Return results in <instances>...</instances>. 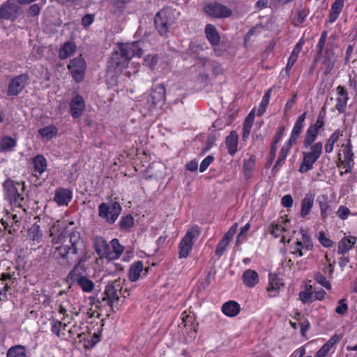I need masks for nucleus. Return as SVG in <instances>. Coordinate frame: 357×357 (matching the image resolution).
<instances>
[{
  "mask_svg": "<svg viewBox=\"0 0 357 357\" xmlns=\"http://www.w3.org/2000/svg\"><path fill=\"white\" fill-rule=\"evenodd\" d=\"M238 135L236 131H231L226 137L225 144L230 155H234L237 151Z\"/></svg>",
  "mask_w": 357,
  "mask_h": 357,
  "instance_id": "obj_27",
  "label": "nucleus"
},
{
  "mask_svg": "<svg viewBox=\"0 0 357 357\" xmlns=\"http://www.w3.org/2000/svg\"><path fill=\"white\" fill-rule=\"evenodd\" d=\"M134 225V219L130 214L121 218L119 221V227L121 231H128Z\"/></svg>",
  "mask_w": 357,
  "mask_h": 357,
  "instance_id": "obj_40",
  "label": "nucleus"
},
{
  "mask_svg": "<svg viewBox=\"0 0 357 357\" xmlns=\"http://www.w3.org/2000/svg\"><path fill=\"white\" fill-rule=\"evenodd\" d=\"M344 160L341 163L344 166L345 173H351L354 167V153L352 151V145L351 141L349 140L343 149Z\"/></svg>",
  "mask_w": 357,
  "mask_h": 357,
  "instance_id": "obj_17",
  "label": "nucleus"
},
{
  "mask_svg": "<svg viewBox=\"0 0 357 357\" xmlns=\"http://www.w3.org/2000/svg\"><path fill=\"white\" fill-rule=\"evenodd\" d=\"M29 79V76L26 73L14 77L8 84L7 95L8 96H17L25 88Z\"/></svg>",
  "mask_w": 357,
  "mask_h": 357,
  "instance_id": "obj_12",
  "label": "nucleus"
},
{
  "mask_svg": "<svg viewBox=\"0 0 357 357\" xmlns=\"http://www.w3.org/2000/svg\"><path fill=\"white\" fill-rule=\"evenodd\" d=\"M200 231L198 226L190 228L178 244L179 258H186L192 249L194 241L199 236Z\"/></svg>",
  "mask_w": 357,
  "mask_h": 357,
  "instance_id": "obj_5",
  "label": "nucleus"
},
{
  "mask_svg": "<svg viewBox=\"0 0 357 357\" xmlns=\"http://www.w3.org/2000/svg\"><path fill=\"white\" fill-rule=\"evenodd\" d=\"M324 126V115L320 113L316 120L314 124L310 126L311 128H315V130L319 132V130L323 128Z\"/></svg>",
  "mask_w": 357,
  "mask_h": 357,
  "instance_id": "obj_56",
  "label": "nucleus"
},
{
  "mask_svg": "<svg viewBox=\"0 0 357 357\" xmlns=\"http://www.w3.org/2000/svg\"><path fill=\"white\" fill-rule=\"evenodd\" d=\"M73 198V193L72 191L63 188H59L55 190V194L54 197V201L59 205V206H63V205H68V203L71 201Z\"/></svg>",
  "mask_w": 357,
  "mask_h": 357,
  "instance_id": "obj_19",
  "label": "nucleus"
},
{
  "mask_svg": "<svg viewBox=\"0 0 357 357\" xmlns=\"http://www.w3.org/2000/svg\"><path fill=\"white\" fill-rule=\"evenodd\" d=\"M319 204L321 218L325 220L328 215V211L330 210V205L328 202V197L326 195L319 196L317 199Z\"/></svg>",
  "mask_w": 357,
  "mask_h": 357,
  "instance_id": "obj_32",
  "label": "nucleus"
},
{
  "mask_svg": "<svg viewBox=\"0 0 357 357\" xmlns=\"http://www.w3.org/2000/svg\"><path fill=\"white\" fill-rule=\"evenodd\" d=\"M270 282L266 287V290L268 292H274L273 294H271V296H276L278 294V291L279 290L280 286H282L283 284L281 282H279L278 281V279L276 278V276H274L273 278L270 277Z\"/></svg>",
  "mask_w": 357,
  "mask_h": 357,
  "instance_id": "obj_42",
  "label": "nucleus"
},
{
  "mask_svg": "<svg viewBox=\"0 0 357 357\" xmlns=\"http://www.w3.org/2000/svg\"><path fill=\"white\" fill-rule=\"evenodd\" d=\"M94 248L100 258L111 260V248L107 241L102 237H96L94 240Z\"/></svg>",
  "mask_w": 357,
  "mask_h": 357,
  "instance_id": "obj_16",
  "label": "nucleus"
},
{
  "mask_svg": "<svg viewBox=\"0 0 357 357\" xmlns=\"http://www.w3.org/2000/svg\"><path fill=\"white\" fill-rule=\"evenodd\" d=\"M22 7L17 1L7 0L0 5V20L15 22L22 14Z\"/></svg>",
  "mask_w": 357,
  "mask_h": 357,
  "instance_id": "obj_8",
  "label": "nucleus"
},
{
  "mask_svg": "<svg viewBox=\"0 0 357 357\" xmlns=\"http://www.w3.org/2000/svg\"><path fill=\"white\" fill-rule=\"evenodd\" d=\"M175 10L167 7L159 10L154 17V25L160 36L167 38L170 27L174 24Z\"/></svg>",
  "mask_w": 357,
  "mask_h": 357,
  "instance_id": "obj_4",
  "label": "nucleus"
},
{
  "mask_svg": "<svg viewBox=\"0 0 357 357\" xmlns=\"http://www.w3.org/2000/svg\"><path fill=\"white\" fill-rule=\"evenodd\" d=\"M121 206L118 202L110 204L102 202L98 206V215L108 224H114L121 212Z\"/></svg>",
  "mask_w": 357,
  "mask_h": 357,
  "instance_id": "obj_6",
  "label": "nucleus"
},
{
  "mask_svg": "<svg viewBox=\"0 0 357 357\" xmlns=\"http://www.w3.org/2000/svg\"><path fill=\"white\" fill-rule=\"evenodd\" d=\"M208 65L215 75L222 73V68L220 64L215 61H211L208 59L206 66Z\"/></svg>",
  "mask_w": 357,
  "mask_h": 357,
  "instance_id": "obj_53",
  "label": "nucleus"
},
{
  "mask_svg": "<svg viewBox=\"0 0 357 357\" xmlns=\"http://www.w3.org/2000/svg\"><path fill=\"white\" fill-rule=\"evenodd\" d=\"M77 46L73 41L66 42L60 48L59 57L61 59H65L72 56L76 51Z\"/></svg>",
  "mask_w": 357,
  "mask_h": 357,
  "instance_id": "obj_26",
  "label": "nucleus"
},
{
  "mask_svg": "<svg viewBox=\"0 0 357 357\" xmlns=\"http://www.w3.org/2000/svg\"><path fill=\"white\" fill-rule=\"evenodd\" d=\"M42 6L38 3L31 5L27 9V14L31 17L38 16L41 10Z\"/></svg>",
  "mask_w": 357,
  "mask_h": 357,
  "instance_id": "obj_54",
  "label": "nucleus"
},
{
  "mask_svg": "<svg viewBox=\"0 0 357 357\" xmlns=\"http://www.w3.org/2000/svg\"><path fill=\"white\" fill-rule=\"evenodd\" d=\"M58 129L54 125L45 126L44 128H40L38 130L39 135L42 137L45 138L47 140L52 139L55 135H56Z\"/></svg>",
  "mask_w": 357,
  "mask_h": 357,
  "instance_id": "obj_35",
  "label": "nucleus"
},
{
  "mask_svg": "<svg viewBox=\"0 0 357 357\" xmlns=\"http://www.w3.org/2000/svg\"><path fill=\"white\" fill-rule=\"evenodd\" d=\"M343 135V131L337 129L329 137L325 144V151L330 153L333 151L334 144L337 142L339 138Z\"/></svg>",
  "mask_w": 357,
  "mask_h": 357,
  "instance_id": "obj_31",
  "label": "nucleus"
},
{
  "mask_svg": "<svg viewBox=\"0 0 357 357\" xmlns=\"http://www.w3.org/2000/svg\"><path fill=\"white\" fill-rule=\"evenodd\" d=\"M282 205L285 208H289L293 205V199L290 195H284L281 199Z\"/></svg>",
  "mask_w": 357,
  "mask_h": 357,
  "instance_id": "obj_62",
  "label": "nucleus"
},
{
  "mask_svg": "<svg viewBox=\"0 0 357 357\" xmlns=\"http://www.w3.org/2000/svg\"><path fill=\"white\" fill-rule=\"evenodd\" d=\"M68 69L73 79L77 83L81 82L84 78L86 69V61L82 55L71 59L68 65Z\"/></svg>",
  "mask_w": 357,
  "mask_h": 357,
  "instance_id": "obj_10",
  "label": "nucleus"
},
{
  "mask_svg": "<svg viewBox=\"0 0 357 357\" xmlns=\"http://www.w3.org/2000/svg\"><path fill=\"white\" fill-rule=\"evenodd\" d=\"M318 239L319 243L326 248H331L333 245V242L332 240H331L329 238L326 237L325 236V234L324 231H319Z\"/></svg>",
  "mask_w": 357,
  "mask_h": 357,
  "instance_id": "obj_52",
  "label": "nucleus"
},
{
  "mask_svg": "<svg viewBox=\"0 0 357 357\" xmlns=\"http://www.w3.org/2000/svg\"><path fill=\"white\" fill-rule=\"evenodd\" d=\"M229 243L230 242L222 238L217 245L215 251V255L218 257H221L224 254Z\"/></svg>",
  "mask_w": 357,
  "mask_h": 357,
  "instance_id": "obj_50",
  "label": "nucleus"
},
{
  "mask_svg": "<svg viewBox=\"0 0 357 357\" xmlns=\"http://www.w3.org/2000/svg\"><path fill=\"white\" fill-rule=\"evenodd\" d=\"M314 279L326 289H331V284L330 282L326 280V277L322 273L319 272L316 273L314 274Z\"/></svg>",
  "mask_w": 357,
  "mask_h": 357,
  "instance_id": "obj_47",
  "label": "nucleus"
},
{
  "mask_svg": "<svg viewBox=\"0 0 357 357\" xmlns=\"http://www.w3.org/2000/svg\"><path fill=\"white\" fill-rule=\"evenodd\" d=\"M123 282L120 278L110 282L105 287L104 294L105 296L102 298V301H105L106 303L109 305L112 308L113 303L119 301V295L126 298L124 293H122V284Z\"/></svg>",
  "mask_w": 357,
  "mask_h": 357,
  "instance_id": "obj_7",
  "label": "nucleus"
},
{
  "mask_svg": "<svg viewBox=\"0 0 357 357\" xmlns=\"http://www.w3.org/2000/svg\"><path fill=\"white\" fill-rule=\"evenodd\" d=\"M321 56L323 57V63L326 66V70L330 72L334 67L336 61L332 43H328L326 45V47Z\"/></svg>",
  "mask_w": 357,
  "mask_h": 357,
  "instance_id": "obj_18",
  "label": "nucleus"
},
{
  "mask_svg": "<svg viewBox=\"0 0 357 357\" xmlns=\"http://www.w3.org/2000/svg\"><path fill=\"white\" fill-rule=\"evenodd\" d=\"M240 305L234 301H229L225 303L222 306V311L224 314L229 317H234L240 312Z\"/></svg>",
  "mask_w": 357,
  "mask_h": 357,
  "instance_id": "obj_21",
  "label": "nucleus"
},
{
  "mask_svg": "<svg viewBox=\"0 0 357 357\" xmlns=\"http://www.w3.org/2000/svg\"><path fill=\"white\" fill-rule=\"evenodd\" d=\"M29 238L34 243H39L43 239V232L40 227L37 223H34L27 231Z\"/></svg>",
  "mask_w": 357,
  "mask_h": 357,
  "instance_id": "obj_30",
  "label": "nucleus"
},
{
  "mask_svg": "<svg viewBox=\"0 0 357 357\" xmlns=\"http://www.w3.org/2000/svg\"><path fill=\"white\" fill-rule=\"evenodd\" d=\"M337 98H336V105L335 109L338 112L339 114H343L345 112L347 102L349 99V93L344 86L339 85L337 89Z\"/></svg>",
  "mask_w": 357,
  "mask_h": 357,
  "instance_id": "obj_14",
  "label": "nucleus"
},
{
  "mask_svg": "<svg viewBox=\"0 0 357 357\" xmlns=\"http://www.w3.org/2000/svg\"><path fill=\"white\" fill-rule=\"evenodd\" d=\"M51 324V331L54 333L57 337H60L62 335H64L63 333H61V328L63 326V323L61 321L56 320L55 319H52L50 320Z\"/></svg>",
  "mask_w": 357,
  "mask_h": 357,
  "instance_id": "obj_44",
  "label": "nucleus"
},
{
  "mask_svg": "<svg viewBox=\"0 0 357 357\" xmlns=\"http://www.w3.org/2000/svg\"><path fill=\"white\" fill-rule=\"evenodd\" d=\"M166 97V89L163 84H155L151 93L146 98V107L149 110H153L159 105L165 102Z\"/></svg>",
  "mask_w": 357,
  "mask_h": 357,
  "instance_id": "obj_9",
  "label": "nucleus"
},
{
  "mask_svg": "<svg viewBox=\"0 0 357 357\" xmlns=\"http://www.w3.org/2000/svg\"><path fill=\"white\" fill-rule=\"evenodd\" d=\"M301 325V333L303 337L305 336V333L310 327V324L308 320L305 319L300 323Z\"/></svg>",
  "mask_w": 357,
  "mask_h": 357,
  "instance_id": "obj_64",
  "label": "nucleus"
},
{
  "mask_svg": "<svg viewBox=\"0 0 357 357\" xmlns=\"http://www.w3.org/2000/svg\"><path fill=\"white\" fill-rule=\"evenodd\" d=\"M17 185H22V190L25 189V183L24 182H17L14 183L13 181L10 179H7L3 184V189L5 191V196L6 199L8 200L11 197H14L15 195H17L18 190L17 188Z\"/></svg>",
  "mask_w": 357,
  "mask_h": 357,
  "instance_id": "obj_20",
  "label": "nucleus"
},
{
  "mask_svg": "<svg viewBox=\"0 0 357 357\" xmlns=\"http://www.w3.org/2000/svg\"><path fill=\"white\" fill-rule=\"evenodd\" d=\"M314 195L312 193H307L301 202V216L305 218L313 206Z\"/></svg>",
  "mask_w": 357,
  "mask_h": 357,
  "instance_id": "obj_25",
  "label": "nucleus"
},
{
  "mask_svg": "<svg viewBox=\"0 0 357 357\" xmlns=\"http://www.w3.org/2000/svg\"><path fill=\"white\" fill-rule=\"evenodd\" d=\"M291 248V253L297 257H302L305 254V250H304L303 242L301 240H297Z\"/></svg>",
  "mask_w": 357,
  "mask_h": 357,
  "instance_id": "obj_45",
  "label": "nucleus"
},
{
  "mask_svg": "<svg viewBox=\"0 0 357 357\" xmlns=\"http://www.w3.org/2000/svg\"><path fill=\"white\" fill-rule=\"evenodd\" d=\"M238 224L234 223L224 235L223 238L230 242L236 232Z\"/></svg>",
  "mask_w": 357,
  "mask_h": 357,
  "instance_id": "obj_58",
  "label": "nucleus"
},
{
  "mask_svg": "<svg viewBox=\"0 0 357 357\" xmlns=\"http://www.w3.org/2000/svg\"><path fill=\"white\" fill-rule=\"evenodd\" d=\"M343 6H344V0H335V1L331 5V8L330 10H332L333 12H336V13L340 14Z\"/></svg>",
  "mask_w": 357,
  "mask_h": 357,
  "instance_id": "obj_59",
  "label": "nucleus"
},
{
  "mask_svg": "<svg viewBox=\"0 0 357 357\" xmlns=\"http://www.w3.org/2000/svg\"><path fill=\"white\" fill-rule=\"evenodd\" d=\"M94 19L93 14H86L82 17L81 24L84 28H87L93 22Z\"/></svg>",
  "mask_w": 357,
  "mask_h": 357,
  "instance_id": "obj_57",
  "label": "nucleus"
},
{
  "mask_svg": "<svg viewBox=\"0 0 357 357\" xmlns=\"http://www.w3.org/2000/svg\"><path fill=\"white\" fill-rule=\"evenodd\" d=\"M356 243V238L352 236L343 238L338 243V254L344 255L350 250Z\"/></svg>",
  "mask_w": 357,
  "mask_h": 357,
  "instance_id": "obj_24",
  "label": "nucleus"
},
{
  "mask_svg": "<svg viewBox=\"0 0 357 357\" xmlns=\"http://www.w3.org/2000/svg\"><path fill=\"white\" fill-rule=\"evenodd\" d=\"M142 55L141 41L119 44L116 49L112 52L109 61L108 68L110 70L121 71L128 67L129 61L135 56Z\"/></svg>",
  "mask_w": 357,
  "mask_h": 357,
  "instance_id": "obj_3",
  "label": "nucleus"
},
{
  "mask_svg": "<svg viewBox=\"0 0 357 357\" xmlns=\"http://www.w3.org/2000/svg\"><path fill=\"white\" fill-rule=\"evenodd\" d=\"M305 118L306 112H304L301 115H300L297 120L296 121L290 136V138H291V141L297 140L298 137L301 133Z\"/></svg>",
  "mask_w": 357,
  "mask_h": 357,
  "instance_id": "obj_28",
  "label": "nucleus"
},
{
  "mask_svg": "<svg viewBox=\"0 0 357 357\" xmlns=\"http://www.w3.org/2000/svg\"><path fill=\"white\" fill-rule=\"evenodd\" d=\"M312 296V292L307 290L299 293V298L303 303H307Z\"/></svg>",
  "mask_w": 357,
  "mask_h": 357,
  "instance_id": "obj_61",
  "label": "nucleus"
},
{
  "mask_svg": "<svg viewBox=\"0 0 357 357\" xmlns=\"http://www.w3.org/2000/svg\"><path fill=\"white\" fill-rule=\"evenodd\" d=\"M254 119H255L254 114L250 112L245 120V122L243 123V136H242V138L244 141H245L248 138L251 128L253 124Z\"/></svg>",
  "mask_w": 357,
  "mask_h": 357,
  "instance_id": "obj_39",
  "label": "nucleus"
},
{
  "mask_svg": "<svg viewBox=\"0 0 357 357\" xmlns=\"http://www.w3.org/2000/svg\"><path fill=\"white\" fill-rule=\"evenodd\" d=\"M6 357H26V348L22 345H15L9 348Z\"/></svg>",
  "mask_w": 357,
  "mask_h": 357,
  "instance_id": "obj_38",
  "label": "nucleus"
},
{
  "mask_svg": "<svg viewBox=\"0 0 357 357\" xmlns=\"http://www.w3.org/2000/svg\"><path fill=\"white\" fill-rule=\"evenodd\" d=\"M205 34L207 40L213 46L215 47L219 44L220 37L213 25L208 24L206 26Z\"/></svg>",
  "mask_w": 357,
  "mask_h": 357,
  "instance_id": "obj_23",
  "label": "nucleus"
},
{
  "mask_svg": "<svg viewBox=\"0 0 357 357\" xmlns=\"http://www.w3.org/2000/svg\"><path fill=\"white\" fill-rule=\"evenodd\" d=\"M101 332L95 333L89 339L84 338V347L86 349H92L100 340Z\"/></svg>",
  "mask_w": 357,
  "mask_h": 357,
  "instance_id": "obj_43",
  "label": "nucleus"
},
{
  "mask_svg": "<svg viewBox=\"0 0 357 357\" xmlns=\"http://www.w3.org/2000/svg\"><path fill=\"white\" fill-rule=\"evenodd\" d=\"M300 233L302 235L301 241L303 242L304 250H312L314 247L313 241L308 232L303 229H301Z\"/></svg>",
  "mask_w": 357,
  "mask_h": 357,
  "instance_id": "obj_41",
  "label": "nucleus"
},
{
  "mask_svg": "<svg viewBox=\"0 0 357 357\" xmlns=\"http://www.w3.org/2000/svg\"><path fill=\"white\" fill-rule=\"evenodd\" d=\"M270 227V233L275 238L279 237L282 232L286 231V229L284 227L275 222L271 223Z\"/></svg>",
  "mask_w": 357,
  "mask_h": 357,
  "instance_id": "obj_46",
  "label": "nucleus"
},
{
  "mask_svg": "<svg viewBox=\"0 0 357 357\" xmlns=\"http://www.w3.org/2000/svg\"><path fill=\"white\" fill-rule=\"evenodd\" d=\"M112 250H111V259H117L124 250V247L121 245L117 238H114L110 242Z\"/></svg>",
  "mask_w": 357,
  "mask_h": 357,
  "instance_id": "obj_36",
  "label": "nucleus"
},
{
  "mask_svg": "<svg viewBox=\"0 0 357 357\" xmlns=\"http://www.w3.org/2000/svg\"><path fill=\"white\" fill-rule=\"evenodd\" d=\"M75 280L84 292H91L94 289V283L85 276H79Z\"/></svg>",
  "mask_w": 357,
  "mask_h": 357,
  "instance_id": "obj_37",
  "label": "nucleus"
},
{
  "mask_svg": "<svg viewBox=\"0 0 357 357\" xmlns=\"http://www.w3.org/2000/svg\"><path fill=\"white\" fill-rule=\"evenodd\" d=\"M318 131L315 128H308L303 140V148L307 149L302 151V160L300 164L298 172L301 174L307 173L313 169L314 164L320 158L323 144L321 142L314 143L317 139Z\"/></svg>",
  "mask_w": 357,
  "mask_h": 357,
  "instance_id": "obj_2",
  "label": "nucleus"
},
{
  "mask_svg": "<svg viewBox=\"0 0 357 357\" xmlns=\"http://www.w3.org/2000/svg\"><path fill=\"white\" fill-rule=\"evenodd\" d=\"M55 243L61 244L55 248L53 252L54 257L60 265L69 267L80 262L79 252L82 251L84 243L78 232H71L68 236L61 233Z\"/></svg>",
  "mask_w": 357,
  "mask_h": 357,
  "instance_id": "obj_1",
  "label": "nucleus"
},
{
  "mask_svg": "<svg viewBox=\"0 0 357 357\" xmlns=\"http://www.w3.org/2000/svg\"><path fill=\"white\" fill-rule=\"evenodd\" d=\"M17 145V142L15 139L9 136H4L1 138L0 142V151H10Z\"/></svg>",
  "mask_w": 357,
  "mask_h": 357,
  "instance_id": "obj_33",
  "label": "nucleus"
},
{
  "mask_svg": "<svg viewBox=\"0 0 357 357\" xmlns=\"http://www.w3.org/2000/svg\"><path fill=\"white\" fill-rule=\"evenodd\" d=\"M8 200L11 204H13L16 205L17 207L21 208L22 206V202L24 200V197L18 191L17 192V195H15L14 197H11Z\"/></svg>",
  "mask_w": 357,
  "mask_h": 357,
  "instance_id": "obj_60",
  "label": "nucleus"
},
{
  "mask_svg": "<svg viewBox=\"0 0 357 357\" xmlns=\"http://www.w3.org/2000/svg\"><path fill=\"white\" fill-rule=\"evenodd\" d=\"M349 213V209L344 206H341L337 211L339 217L342 220L346 219L348 217Z\"/></svg>",
  "mask_w": 357,
  "mask_h": 357,
  "instance_id": "obj_63",
  "label": "nucleus"
},
{
  "mask_svg": "<svg viewBox=\"0 0 357 357\" xmlns=\"http://www.w3.org/2000/svg\"><path fill=\"white\" fill-rule=\"evenodd\" d=\"M208 49L206 43L191 42L187 50L188 54L199 59L203 66H206L208 59L204 55V52Z\"/></svg>",
  "mask_w": 357,
  "mask_h": 357,
  "instance_id": "obj_13",
  "label": "nucleus"
},
{
  "mask_svg": "<svg viewBox=\"0 0 357 357\" xmlns=\"http://www.w3.org/2000/svg\"><path fill=\"white\" fill-rule=\"evenodd\" d=\"M270 92L271 89H268L264 95L258 109V116H261L265 112V109L269 102Z\"/></svg>",
  "mask_w": 357,
  "mask_h": 357,
  "instance_id": "obj_49",
  "label": "nucleus"
},
{
  "mask_svg": "<svg viewBox=\"0 0 357 357\" xmlns=\"http://www.w3.org/2000/svg\"><path fill=\"white\" fill-rule=\"evenodd\" d=\"M214 157L211 155L206 157L200 164L199 171L201 172H204L205 170H206V169L208 167V166L212 163Z\"/></svg>",
  "mask_w": 357,
  "mask_h": 357,
  "instance_id": "obj_55",
  "label": "nucleus"
},
{
  "mask_svg": "<svg viewBox=\"0 0 357 357\" xmlns=\"http://www.w3.org/2000/svg\"><path fill=\"white\" fill-rule=\"evenodd\" d=\"M33 167L36 172L43 174L47 168V160L42 155H36L33 160Z\"/></svg>",
  "mask_w": 357,
  "mask_h": 357,
  "instance_id": "obj_34",
  "label": "nucleus"
},
{
  "mask_svg": "<svg viewBox=\"0 0 357 357\" xmlns=\"http://www.w3.org/2000/svg\"><path fill=\"white\" fill-rule=\"evenodd\" d=\"M338 305L335 308V312L338 314L343 315L348 310V305L347 303L346 298L340 299L338 303Z\"/></svg>",
  "mask_w": 357,
  "mask_h": 357,
  "instance_id": "obj_51",
  "label": "nucleus"
},
{
  "mask_svg": "<svg viewBox=\"0 0 357 357\" xmlns=\"http://www.w3.org/2000/svg\"><path fill=\"white\" fill-rule=\"evenodd\" d=\"M243 167L245 178L249 179L252 176V172L254 168V161L252 160H245Z\"/></svg>",
  "mask_w": 357,
  "mask_h": 357,
  "instance_id": "obj_48",
  "label": "nucleus"
},
{
  "mask_svg": "<svg viewBox=\"0 0 357 357\" xmlns=\"http://www.w3.org/2000/svg\"><path fill=\"white\" fill-rule=\"evenodd\" d=\"M143 270L144 266L142 261H137L133 263L130 267L128 273L129 280L131 282L137 281Z\"/></svg>",
  "mask_w": 357,
  "mask_h": 357,
  "instance_id": "obj_29",
  "label": "nucleus"
},
{
  "mask_svg": "<svg viewBox=\"0 0 357 357\" xmlns=\"http://www.w3.org/2000/svg\"><path fill=\"white\" fill-rule=\"evenodd\" d=\"M85 110V102L82 96L77 94L70 102V112L73 118L80 117Z\"/></svg>",
  "mask_w": 357,
  "mask_h": 357,
  "instance_id": "obj_15",
  "label": "nucleus"
},
{
  "mask_svg": "<svg viewBox=\"0 0 357 357\" xmlns=\"http://www.w3.org/2000/svg\"><path fill=\"white\" fill-rule=\"evenodd\" d=\"M204 11L207 15L217 19L229 17L233 13L229 8L216 1L207 3Z\"/></svg>",
  "mask_w": 357,
  "mask_h": 357,
  "instance_id": "obj_11",
  "label": "nucleus"
},
{
  "mask_svg": "<svg viewBox=\"0 0 357 357\" xmlns=\"http://www.w3.org/2000/svg\"><path fill=\"white\" fill-rule=\"evenodd\" d=\"M243 283L248 287H253L259 282V275L257 271L248 269L242 276Z\"/></svg>",
  "mask_w": 357,
  "mask_h": 357,
  "instance_id": "obj_22",
  "label": "nucleus"
}]
</instances>
